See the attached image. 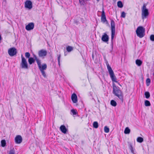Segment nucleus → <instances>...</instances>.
I'll list each match as a JSON object with an SVG mask.
<instances>
[{"label": "nucleus", "instance_id": "8", "mask_svg": "<svg viewBox=\"0 0 154 154\" xmlns=\"http://www.w3.org/2000/svg\"><path fill=\"white\" fill-rule=\"evenodd\" d=\"M47 54V51L44 50H41L38 52V55L39 57L45 56Z\"/></svg>", "mask_w": 154, "mask_h": 154}, {"label": "nucleus", "instance_id": "5", "mask_svg": "<svg viewBox=\"0 0 154 154\" xmlns=\"http://www.w3.org/2000/svg\"><path fill=\"white\" fill-rule=\"evenodd\" d=\"M21 62L20 64V66L22 69H28V64L25 58L21 55Z\"/></svg>", "mask_w": 154, "mask_h": 154}, {"label": "nucleus", "instance_id": "17", "mask_svg": "<svg viewBox=\"0 0 154 154\" xmlns=\"http://www.w3.org/2000/svg\"><path fill=\"white\" fill-rule=\"evenodd\" d=\"M136 63L138 66H140L142 64V61L140 60H136Z\"/></svg>", "mask_w": 154, "mask_h": 154}, {"label": "nucleus", "instance_id": "15", "mask_svg": "<svg viewBox=\"0 0 154 154\" xmlns=\"http://www.w3.org/2000/svg\"><path fill=\"white\" fill-rule=\"evenodd\" d=\"M47 68V66L45 64H43L42 65H41V66L38 67L40 71H44V70H46Z\"/></svg>", "mask_w": 154, "mask_h": 154}, {"label": "nucleus", "instance_id": "40", "mask_svg": "<svg viewBox=\"0 0 154 154\" xmlns=\"http://www.w3.org/2000/svg\"><path fill=\"white\" fill-rule=\"evenodd\" d=\"M103 16H105V12L103 11H102V16H101V17H103Z\"/></svg>", "mask_w": 154, "mask_h": 154}, {"label": "nucleus", "instance_id": "27", "mask_svg": "<svg viewBox=\"0 0 154 154\" xmlns=\"http://www.w3.org/2000/svg\"><path fill=\"white\" fill-rule=\"evenodd\" d=\"M145 97L146 98H148L150 97V94L148 92H146L145 93Z\"/></svg>", "mask_w": 154, "mask_h": 154}, {"label": "nucleus", "instance_id": "30", "mask_svg": "<svg viewBox=\"0 0 154 154\" xmlns=\"http://www.w3.org/2000/svg\"><path fill=\"white\" fill-rule=\"evenodd\" d=\"M101 21L103 23H104L106 21V16L101 17Z\"/></svg>", "mask_w": 154, "mask_h": 154}, {"label": "nucleus", "instance_id": "18", "mask_svg": "<svg viewBox=\"0 0 154 154\" xmlns=\"http://www.w3.org/2000/svg\"><path fill=\"white\" fill-rule=\"evenodd\" d=\"M28 62L30 64H31L35 62V60L33 58L31 57L29 58Z\"/></svg>", "mask_w": 154, "mask_h": 154}, {"label": "nucleus", "instance_id": "24", "mask_svg": "<svg viewBox=\"0 0 154 154\" xmlns=\"http://www.w3.org/2000/svg\"><path fill=\"white\" fill-rule=\"evenodd\" d=\"M73 49V48L70 46H68L66 48V50L68 52H70Z\"/></svg>", "mask_w": 154, "mask_h": 154}, {"label": "nucleus", "instance_id": "19", "mask_svg": "<svg viewBox=\"0 0 154 154\" xmlns=\"http://www.w3.org/2000/svg\"><path fill=\"white\" fill-rule=\"evenodd\" d=\"M137 141L138 142L141 143H142L143 141V138L140 137H139L137 138Z\"/></svg>", "mask_w": 154, "mask_h": 154}, {"label": "nucleus", "instance_id": "13", "mask_svg": "<svg viewBox=\"0 0 154 154\" xmlns=\"http://www.w3.org/2000/svg\"><path fill=\"white\" fill-rule=\"evenodd\" d=\"M102 40L104 42H107L109 40V37L106 33H104L102 38Z\"/></svg>", "mask_w": 154, "mask_h": 154}, {"label": "nucleus", "instance_id": "21", "mask_svg": "<svg viewBox=\"0 0 154 154\" xmlns=\"http://www.w3.org/2000/svg\"><path fill=\"white\" fill-rule=\"evenodd\" d=\"M89 0H79V2L80 4L81 5H84L86 1Z\"/></svg>", "mask_w": 154, "mask_h": 154}, {"label": "nucleus", "instance_id": "33", "mask_svg": "<svg viewBox=\"0 0 154 154\" xmlns=\"http://www.w3.org/2000/svg\"><path fill=\"white\" fill-rule=\"evenodd\" d=\"M129 149L130 150H131V152L132 153L134 154V150L133 149L132 146V145H130L129 147Z\"/></svg>", "mask_w": 154, "mask_h": 154}, {"label": "nucleus", "instance_id": "7", "mask_svg": "<svg viewBox=\"0 0 154 154\" xmlns=\"http://www.w3.org/2000/svg\"><path fill=\"white\" fill-rule=\"evenodd\" d=\"M8 52L10 56H14L17 54V49L14 47L10 48L8 49Z\"/></svg>", "mask_w": 154, "mask_h": 154}, {"label": "nucleus", "instance_id": "11", "mask_svg": "<svg viewBox=\"0 0 154 154\" xmlns=\"http://www.w3.org/2000/svg\"><path fill=\"white\" fill-rule=\"evenodd\" d=\"M15 142L17 144L20 143L22 141V139L20 135H17L15 138Z\"/></svg>", "mask_w": 154, "mask_h": 154}, {"label": "nucleus", "instance_id": "36", "mask_svg": "<svg viewBox=\"0 0 154 154\" xmlns=\"http://www.w3.org/2000/svg\"><path fill=\"white\" fill-rule=\"evenodd\" d=\"M126 14L124 12H122L121 14V17H122L125 18V17Z\"/></svg>", "mask_w": 154, "mask_h": 154}, {"label": "nucleus", "instance_id": "12", "mask_svg": "<svg viewBox=\"0 0 154 154\" xmlns=\"http://www.w3.org/2000/svg\"><path fill=\"white\" fill-rule=\"evenodd\" d=\"M71 99L73 103H75L77 102V97L75 94H73L72 95Z\"/></svg>", "mask_w": 154, "mask_h": 154}, {"label": "nucleus", "instance_id": "6", "mask_svg": "<svg viewBox=\"0 0 154 154\" xmlns=\"http://www.w3.org/2000/svg\"><path fill=\"white\" fill-rule=\"evenodd\" d=\"M111 39L112 40L114 37L115 32V23L113 20L111 21Z\"/></svg>", "mask_w": 154, "mask_h": 154}, {"label": "nucleus", "instance_id": "9", "mask_svg": "<svg viewBox=\"0 0 154 154\" xmlns=\"http://www.w3.org/2000/svg\"><path fill=\"white\" fill-rule=\"evenodd\" d=\"M25 7L29 9L32 8V2L29 0L26 1L25 3Z\"/></svg>", "mask_w": 154, "mask_h": 154}, {"label": "nucleus", "instance_id": "29", "mask_svg": "<svg viewBox=\"0 0 154 154\" xmlns=\"http://www.w3.org/2000/svg\"><path fill=\"white\" fill-rule=\"evenodd\" d=\"M2 146L4 147L6 145V141L5 140H2L1 141Z\"/></svg>", "mask_w": 154, "mask_h": 154}, {"label": "nucleus", "instance_id": "10", "mask_svg": "<svg viewBox=\"0 0 154 154\" xmlns=\"http://www.w3.org/2000/svg\"><path fill=\"white\" fill-rule=\"evenodd\" d=\"M34 27V24L32 23H31L28 24L26 26V29L28 31L32 29Z\"/></svg>", "mask_w": 154, "mask_h": 154}, {"label": "nucleus", "instance_id": "39", "mask_svg": "<svg viewBox=\"0 0 154 154\" xmlns=\"http://www.w3.org/2000/svg\"><path fill=\"white\" fill-rule=\"evenodd\" d=\"M60 55L58 57V64H59V65H60Z\"/></svg>", "mask_w": 154, "mask_h": 154}, {"label": "nucleus", "instance_id": "14", "mask_svg": "<svg viewBox=\"0 0 154 154\" xmlns=\"http://www.w3.org/2000/svg\"><path fill=\"white\" fill-rule=\"evenodd\" d=\"M60 129L63 133L66 134V133L67 129L64 125H61L60 127Z\"/></svg>", "mask_w": 154, "mask_h": 154}, {"label": "nucleus", "instance_id": "35", "mask_svg": "<svg viewBox=\"0 0 154 154\" xmlns=\"http://www.w3.org/2000/svg\"><path fill=\"white\" fill-rule=\"evenodd\" d=\"M41 72L43 76L45 78L46 77V75L45 72L44 71H41Z\"/></svg>", "mask_w": 154, "mask_h": 154}, {"label": "nucleus", "instance_id": "2", "mask_svg": "<svg viewBox=\"0 0 154 154\" xmlns=\"http://www.w3.org/2000/svg\"><path fill=\"white\" fill-rule=\"evenodd\" d=\"M106 65L107 66L108 70L109 72V74L110 75L112 81V82H116L118 83V84L120 86H121V85L120 84H119V83H118L117 81V79L114 75V72L111 68L110 66L109 65L107 62L106 63Z\"/></svg>", "mask_w": 154, "mask_h": 154}, {"label": "nucleus", "instance_id": "26", "mask_svg": "<svg viewBox=\"0 0 154 154\" xmlns=\"http://www.w3.org/2000/svg\"><path fill=\"white\" fill-rule=\"evenodd\" d=\"M145 105L146 106H150V103L149 101L147 100H145Z\"/></svg>", "mask_w": 154, "mask_h": 154}, {"label": "nucleus", "instance_id": "3", "mask_svg": "<svg viewBox=\"0 0 154 154\" xmlns=\"http://www.w3.org/2000/svg\"><path fill=\"white\" fill-rule=\"evenodd\" d=\"M146 5L144 4L141 8V16L142 19H143L146 18L149 14L148 10L146 8Z\"/></svg>", "mask_w": 154, "mask_h": 154}, {"label": "nucleus", "instance_id": "28", "mask_svg": "<svg viewBox=\"0 0 154 154\" xmlns=\"http://www.w3.org/2000/svg\"><path fill=\"white\" fill-rule=\"evenodd\" d=\"M104 131L105 132L108 133L109 132V128L106 126L104 128Z\"/></svg>", "mask_w": 154, "mask_h": 154}, {"label": "nucleus", "instance_id": "34", "mask_svg": "<svg viewBox=\"0 0 154 154\" xmlns=\"http://www.w3.org/2000/svg\"><path fill=\"white\" fill-rule=\"evenodd\" d=\"M150 39L152 41H154V35H152L150 36Z\"/></svg>", "mask_w": 154, "mask_h": 154}, {"label": "nucleus", "instance_id": "32", "mask_svg": "<svg viewBox=\"0 0 154 154\" xmlns=\"http://www.w3.org/2000/svg\"><path fill=\"white\" fill-rule=\"evenodd\" d=\"M146 85L147 86H149V83L150 82V80L148 78L146 80Z\"/></svg>", "mask_w": 154, "mask_h": 154}, {"label": "nucleus", "instance_id": "22", "mask_svg": "<svg viewBox=\"0 0 154 154\" xmlns=\"http://www.w3.org/2000/svg\"><path fill=\"white\" fill-rule=\"evenodd\" d=\"M93 127L95 128H97L98 127V122H94L93 123Z\"/></svg>", "mask_w": 154, "mask_h": 154}, {"label": "nucleus", "instance_id": "37", "mask_svg": "<svg viewBox=\"0 0 154 154\" xmlns=\"http://www.w3.org/2000/svg\"><path fill=\"white\" fill-rule=\"evenodd\" d=\"M9 154H15V151L14 149H11L10 151Z\"/></svg>", "mask_w": 154, "mask_h": 154}, {"label": "nucleus", "instance_id": "23", "mask_svg": "<svg viewBox=\"0 0 154 154\" xmlns=\"http://www.w3.org/2000/svg\"><path fill=\"white\" fill-rule=\"evenodd\" d=\"M117 6L119 8H122L123 5L122 2L120 1H119L117 2Z\"/></svg>", "mask_w": 154, "mask_h": 154}, {"label": "nucleus", "instance_id": "16", "mask_svg": "<svg viewBox=\"0 0 154 154\" xmlns=\"http://www.w3.org/2000/svg\"><path fill=\"white\" fill-rule=\"evenodd\" d=\"M34 57L35 58V60H36L37 63L38 67H39L40 66H41V62L40 60L36 56L34 55Z\"/></svg>", "mask_w": 154, "mask_h": 154}, {"label": "nucleus", "instance_id": "20", "mask_svg": "<svg viewBox=\"0 0 154 154\" xmlns=\"http://www.w3.org/2000/svg\"><path fill=\"white\" fill-rule=\"evenodd\" d=\"M111 104L113 106H116L117 105L116 102L113 100H112L111 101Z\"/></svg>", "mask_w": 154, "mask_h": 154}, {"label": "nucleus", "instance_id": "25", "mask_svg": "<svg viewBox=\"0 0 154 154\" xmlns=\"http://www.w3.org/2000/svg\"><path fill=\"white\" fill-rule=\"evenodd\" d=\"M130 130L128 127H127L125 128V131L124 133L125 134H128L130 132Z\"/></svg>", "mask_w": 154, "mask_h": 154}, {"label": "nucleus", "instance_id": "38", "mask_svg": "<svg viewBox=\"0 0 154 154\" xmlns=\"http://www.w3.org/2000/svg\"><path fill=\"white\" fill-rule=\"evenodd\" d=\"M71 112L74 115H75L76 114V112L74 109H72L71 110Z\"/></svg>", "mask_w": 154, "mask_h": 154}, {"label": "nucleus", "instance_id": "4", "mask_svg": "<svg viewBox=\"0 0 154 154\" xmlns=\"http://www.w3.org/2000/svg\"><path fill=\"white\" fill-rule=\"evenodd\" d=\"M145 29L142 26H139L136 30L137 35L140 38L143 37L145 35Z\"/></svg>", "mask_w": 154, "mask_h": 154}, {"label": "nucleus", "instance_id": "1", "mask_svg": "<svg viewBox=\"0 0 154 154\" xmlns=\"http://www.w3.org/2000/svg\"><path fill=\"white\" fill-rule=\"evenodd\" d=\"M113 93L118 97L122 102L123 101V96L122 92L115 85L113 84Z\"/></svg>", "mask_w": 154, "mask_h": 154}, {"label": "nucleus", "instance_id": "31", "mask_svg": "<svg viewBox=\"0 0 154 154\" xmlns=\"http://www.w3.org/2000/svg\"><path fill=\"white\" fill-rule=\"evenodd\" d=\"M25 56L27 58H29L30 56V54L29 52H26L25 54Z\"/></svg>", "mask_w": 154, "mask_h": 154}]
</instances>
